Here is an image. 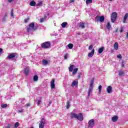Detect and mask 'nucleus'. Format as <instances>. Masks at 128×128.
I'll return each instance as SVG.
<instances>
[{"label":"nucleus","instance_id":"15","mask_svg":"<svg viewBox=\"0 0 128 128\" xmlns=\"http://www.w3.org/2000/svg\"><path fill=\"white\" fill-rule=\"evenodd\" d=\"M118 117L117 116H114L112 117V120L113 122H116V120H118Z\"/></svg>","mask_w":128,"mask_h":128},{"label":"nucleus","instance_id":"53","mask_svg":"<svg viewBox=\"0 0 128 128\" xmlns=\"http://www.w3.org/2000/svg\"><path fill=\"white\" fill-rule=\"evenodd\" d=\"M2 52V48H0V54Z\"/></svg>","mask_w":128,"mask_h":128},{"label":"nucleus","instance_id":"19","mask_svg":"<svg viewBox=\"0 0 128 128\" xmlns=\"http://www.w3.org/2000/svg\"><path fill=\"white\" fill-rule=\"evenodd\" d=\"M128 18V14L126 13L124 16V20H123V23L124 24H125L126 23V19Z\"/></svg>","mask_w":128,"mask_h":128},{"label":"nucleus","instance_id":"5","mask_svg":"<svg viewBox=\"0 0 128 128\" xmlns=\"http://www.w3.org/2000/svg\"><path fill=\"white\" fill-rule=\"evenodd\" d=\"M95 22H104V16H96L95 18Z\"/></svg>","mask_w":128,"mask_h":128},{"label":"nucleus","instance_id":"39","mask_svg":"<svg viewBox=\"0 0 128 128\" xmlns=\"http://www.w3.org/2000/svg\"><path fill=\"white\" fill-rule=\"evenodd\" d=\"M1 106L2 108H8V104H2Z\"/></svg>","mask_w":128,"mask_h":128},{"label":"nucleus","instance_id":"33","mask_svg":"<svg viewBox=\"0 0 128 128\" xmlns=\"http://www.w3.org/2000/svg\"><path fill=\"white\" fill-rule=\"evenodd\" d=\"M92 0H86V4H92Z\"/></svg>","mask_w":128,"mask_h":128},{"label":"nucleus","instance_id":"48","mask_svg":"<svg viewBox=\"0 0 128 128\" xmlns=\"http://www.w3.org/2000/svg\"><path fill=\"white\" fill-rule=\"evenodd\" d=\"M122 68H124V61L122 62Z\"/></svg>","mask_w":128,"mask_h":128},{"label":"nucleus","instance_id":"46","mask_svg":"<svg viewBox=\"0 0 128 128\" xmlns=\"http://www.w3.org/2000/svg\"><path fill=\"white\" fill-rule=\"evenodd\" d=\"M23 111H24V109H21V110H18V112H22Z\"/></svg>","mask_w":128,"mask_h":128},{"label":"nucleus","instance_id":"54","mask_svg":"<svg viewBox=\"0 0 128 128\" xmlns=\"http://www.w3.org/2000/svg\"><path fill=\"white\" fill-rule=\"evenodd\" d=\"M48 18V16H44V19L46 20V18Z\"/></svg>","mask_w":128,"mask_h":128},{"label":"nucleus","instance_id":"12","mask_svg":"<svg viewBox=\"0 0 128 128\" xmlns=\"http://www.w3.org/2000/svg\"><path fill=\"white\" fill-rule=\"evenodd\" d=\"M46 124V122H40L39 124V128H44V124Z\"/></svg>","mask_w":128,"mask_h":128},{"label":"nucleus","instance_id":"26","mask_svg":"<svg viewBox=\"0 0 128 128\" xmlns=\"http://www.w3.org/2000/svg\"><path fill=\"white\" fill-rule=\"evenodd\" d=\"M78 68H74V69L73 70V72H72V74H76V72H78Z\"/></svg>","mask_w":128,"mask_h":128},{"label":"nucleus","instance_id":"35","mask_svg":"<svg viewBox=\"0 0 128 128\" xmlns=\"http://www.w3.org/2000/svg\"><path fill=\"white\" fill-rule=\"evenodd\" d=\"M42 6V2H40L37 4L36 6Z\"/></svg>","mask_w":128,"mask_h":128},{"label":"nucleus","instance_id":"18","mask_svg":"<svg viewBox=\"0 0 128 128\" xmlns=\"http://www.w3.org/2000/svg\"><path fill=\"white\" fill-rule=\"evenodd\" d=\"M42 64L43 66H46V64H48V61L44 60V59H42Z\"/></svg>","mask_w":128,"mask_h":128},{"label":"nucleus","instance_id":"43","mask_svg":"<svg viewBox=\"0 0 128 128\" xmlns=\"http://www.w3.org/2000/svg\"><path fill=\"white\" fill-rule=\"evenodd\" d=\"M44 22V18H40V22Z\"/></svg>","mask_w":128,"mask_h":128},{"label":"nucleus","instance_id":"14","mask_svg":"<svg viewBox=\"0 0 128 128\" xmlns=\"http://www.w3.org/2000/svg\"><path fill=\"white\" fill-rule=\"evenodd\" d=\"M94 50L92 49V52L88 54V56L89 58H92V57L94 56Z\"/></svg>","mask_w":128,"mask_h":128},{"label":"nucleus","instance_id":"11","mask_svg":"<svg viewBox=\"0 0 128 128\" xmlns=\"http://www.w3.org/2000/svg\"><path fill=\"white\" fill-rule=\"evenodd\" d=\"M108 94H112V86H108L106 88Z\"/></svg>","mask_w":128,"mask_h":128},{"label":"nucleus","instance_id":"37","mask_svg":"<svg viewBox=\"0 0 128 128\" xmlns=\"http://www.w3.org/2000/svg\"><path fill=\"white\" fill-rule=\"evenodd\" d=\"M11 16L14 18V10H12L11 11Z\"/></svg>","mask_w":128,"mask_h":128},{"label":"nucleus","instance_id":"47","mask_svg":"<svg viewBox=\"0 0 128 128\" xmlns=\"http://www.w3.org/2000/svg\"><path fill=\"white\" fill-rule=\"evenodd\" d=\"M44 120H46V118L45 117L42 118L41 119V121L40 122H46V121H44Z\"/></svg>","mask_w":128,"mask_h":128},{"label":"nucleus","instance_id":"28","mask_svg":"<svg viewBox=\"0 0 128 128\" xmlns=\"http://www.w3.org/2000/svg\"><path fill=\"white\" fill-rule=\"evenodd\" d=\"M6 18H8V14H5L4 16L3 17V22H5L6 21Z\"/></svg>","mask_w":128,"mask_h":128},{"label":"nucleus","instance_id":"41","mask_svg":"<svg viewBox=\"0 0 128 128\" xmlns=\"http://www.w3.org/2000/svg\"><path fill=\"white\" fill-rule=\"evenodd\" d=\"M92 48H94V46H92V45H90V46H89L88 50H92Z\"/></svg>","mask_w":128,"mask_h":128},{"label":"nucleus","instance_id":"57","mask_svg":"<svg viewBox=\"0 0 128 128\" xmlns=\"http://www.w3.org/2000/svg\"><path fill=\"white\" fill-rule=\"evenodd\" d=\"M110 0V2H112V0Z\"/></svg>","mask_w":128,"mask_h":128},{"label":"nucleus","instance_id":"44","mask_svg":"<svg viewBox=\"0 0 128 128\" xmlns=\"http://www.w3.org/2000/svg\"><path fill=\"white\" fill-rule=\"evenodd\" d=\"M117 58H122V54H119V55H118L117 56Z\"/></svg>","mask_w":128,"mask_h":128},{"label":"nucleus","instance_id":"42","mask_svg":"<svg viewBox=\"0 0 128 128\" xmlns=\"http://www.w3.org/2000/svg\"><path fill=\"white\" fill-rule=\"evenodd\" d=\"M28 20H30V18H27L26 19L24 20V22L26 24V22H28Z\"/></svg>","mask_w":128,"mask_h":128},{"label":"nucleus","instance_id":"55","mask_svg":"<svg viewBox=\"0 0 128 128\" xmlns=\"http://www.w3.org/2000/svg\"><path fill=\"white\" fill-rule=\"evenodd\" d=\"M118 29H116L114 32H118Z\"/></svg>","mask_w":128,"mask_h":128},{"label":"nucleus","instance_id":"52","mask_svg":"<svg viewBox=\"0 0 128 128\" xmlns=\"http://www.w3.org/2000/svg\"><path fill=\"white\" fill-rule=\"evenodd\" d=\"M126 38H128V32H127V34H126Z\"/></svg>","mask_w":128,"mask_h":128},{"label":"nucleus","instance_id":"40","mask_svg":"<svg viewBox=\"0 0 128 128\" xmlns=\"http://www.w3.org/2000/svg\"><path fill=\"white\" fill-rule=\"evenodd\" d=\"M70 103L67 102V103H66V108L67 110H68V108H70Z\"/></svg>","mask_w":128,"mask_h":128},{"label":"nucleus","instance_id":"51","mask_svg":"<svg viewBox=\"0 0 128 128\" xmlns=\"http://www.w3.org/2000/svg\"><path fill=\"white\" fill-rule=\"evenodd\" d=\"M72 2H74V0H70V4H72Z\"/></svg>","mask_w":128,"mask_h":128},{"label":"nucleus","instance_id":"30","mask_svg":"<svg viewBox=\"0 0 128 128\" xmlns=\"http://www.w3.org/2000/svg\"><path fill=\"white\" fill-rule=\"evenodd\" d=\"M38 76L35 75L34 77V82H36L38 81Z\"/></svg>","mask_w":128,"mask_h":128},{"label":"nucleus","instance_id":"20","mask_svg":"<svg viewBox=\"0 0 128 128\" xmlns=\"http://www.w3.org/2000/svg\"><path fill=\"white\" fill-rule=\"evenodd\" d=\"M104 46H102L98 50V54H102V52H104Z\"/></svg>","mask_w":128,"mask_h":128},{"label":"nucleus","instance_id":"10","mask_svg":"<svg viewBox=\"0 0 128 128\" xmlns=\"http://www.w3.org/2000/svg\"><path fill=\"white\" fill-rule=\"evenodd\" d=\"M36 104L38 106H40V104L42 103V97H38L36 98Z\"/></svg>","mask_w":128,"mask_h":128},{"label":"nucleus","instance_id":"32","mask_svg":"<svg viewBox=\"0 0 128 128\" xmlns=\"http://www.w3.org/2000/svg\"><path fill=\"white\" fill-rule=\"evenodd\" d=\"M14 128V125L12 124H9L8 126H6V128Z\"/></svg>","mask_w":128,"mask_h":128},{"label":"nucleus","instance_id":"24","mask_svg":"<svg viewBox=\"0 0 128 128\" xmlns=\"http://www.w3.org/2000/svg\"><path fill=\"white\" fill-rule=\"evenodd\" d=\"M118 73H119V76H124V71L120 70L118 71Z\"/></svg>","mask_w":128,"mask_h":128},{"label":"nucleus","instance_id":"36","mask_svg":"<svg viewBox=\"0 0 128 128\" xmlns=\"http://www.w3.org/2000/svg\"><path fill=\"white\" fill-rule=\"evenodd\" d=\"M68 54L66 53V54L64 56V60H66V58H68Z\"/></svg>","mask_w":128,"mask_h":128},{"label":"nucleus","instance_id":"7","mask_svg":"<svg viewBox=\"0 0 128 128\" xmlns=\"http://www.w3.org/2000/svg\"><path fill=\"white\" fill-rule=\"evenodd\" d=\"M94 126V120L91 119L88 122V128H92Z\"/></svg>","mask_w":128,"mask_h":128},{"label":"nucleus","instance_id":"2","mask_svg":"<svg viewBox=\"0 0 128 128\" xmlns=\"http://www.w3.org/2000/svg\"><path fill=\"white\" fill-rule=\"evenodd\" d=\"M37 29L38 28L34 26V22H32L30 24L28 27L26 28V30L28 32H35Z\"/></svg>","mask_w":128,"mask_h":128},{"label":"nucleus","instance_id":"29","mask_svg":"<svg viewBox=\"0 0 128 128\" xmlns=\"http://www.w3.org/2000/svg\"><path fill=\"white\" fill-rule=\"evenodd\" d=\"M20 126V123L18 122H16L14 126V128H17Z\"/></svg>","mask_w":128,"mask_h":128},{"label":"nucleus","instance_id":"45","mask_svg":"<svg viewBox=\"0 0 128 128\" xmlns=\"http://www.w3.org/2000/svg\"><path fill=\"white\" fill-rule=\"evenodd\" d=\"M77 78H78V79L80 78V73H78V74L77 76Z\"/></svg>","mask_w":128,"mask_h":128},{"label":"nucleus","instance_id":"9","mask_svg":"<svg viewBox=\"0 0 128 128\" xmlns=\"http://www.w3.org/2000/svg\"><path fill=\"white\" fill-rule=\"evenodd\" d=\"M78 81L74 80L72 82L71 84V86L74 88V86H76V88H78Z\"/></svg>","mask_w":128,"mask_h":128},{"label":"nucleus","instance_id":"6","mask_svg":"<svg viewBox=\"0 0 128 128\" xmlns=\"http://www.w3.org/2000/svg\"><path fill=\"white\" fill-rule=\"evenodd\" d=\"M118 18V14L116 12H114L111 15V20L112 22H114Z\"/></svg>","mask_w":128,"mask_h":128},{"label":"nucleus","instance_id":"17","mask_svg":"<svg viewBox=\"0 0 128 128\" xmlns=\"http://www.w3.org/2000/svg\"><path fill=\"white\" fill-rule=\"evenodd\" d=\"M114 50H118V42H116L114 44Z\"/></svg>","mask_w":128,"mask_h":128},{"label":"nucleus","instance_id":"27","mask_svg":"<svg viewBox=\"0 0 128 128\" xmlns=\"http://www.w3.org/2000/svg\"><path fill=\"white\" fill-rule=\"evenodd\" d=\"M68 48H70V50H72L74 48V44H69L68 45Z\"/></svg>","mask_w":128,"mask_h":128},{"label":"nucleus","instance_id":"50","mask_svg":"<svg viewBox=\"0 0 128 128\" xmlns=\"http://www.w3.org/2000/svg\"><path fill=\"white\" fill-rule=\"evenodd\" d=\"M8 0V2H14V0Z\"/></svg>","mask_w":128,"mask_h":128},{"label":"nucleus","instance_id":"3","mask_svg":"<svg viewBox=\"0 0 128 128\" xmlns=\"http://www.w3.org/2000/svg\"><path fill=\"white\" fill-rule=\"evenodd\" d=\"M94 78H93L90 82V89L88 91V96H90V93L92 92V88H94Z\"/></svg>","mask_w":128,"mask_h":128},{"label":"nucleus","instance_id":"1","mask_svg":"<svg viewBox=\"0 0 128 128\" xmlns=\"http://www.w3.org/2000/svg\"><path fill=\"white\" fill-rule=\"evenodd\" d=\"M70 118H76L80 122H82L84 120V115H82V113H79L78 114L76 113H71Z\"/></svg>","mask_w":128,"mask_h":128},{"label":"nucleus","instance_id":"58","mask_svg":"<svg viewBox=\"0 0 128 128\" xmlns=\"http://www.w3.org/2000/svg\"><path fill=\"white\" fill-rule=\"evenodd\" d=\"M49 104H50V102H49Z\"/></svg>","mask_w":128,"mask_h":128},{"label":"nucleus","instance_id":"13","mask_svg":"<svg viewBox=\"0 0 128 128\" xmlns=\"http://www.w3.org/2000/svg\"><path fill=\"white\" fill-rule=\"evenodd\" d=\"M16 53L12 54L8 56V58H9V60H12V58H16Z\"/></svg>","mask_w":128,"mask_h":128},{"label":"nucleus","instance_id":"31","mask_svg":"<svg viewBox=\"0 0 128 128\" xmlns=\"http://www.w3.org/2000/svg\"><path fill=\"white\" fill-rule=\"evenodd\" d=\"M102 85H100L98 86V88L99 90V92H98L99 94H102Z\"/></svg>","mask_w":128,"mask_h":128},{"label":"nucleus","instance_id":"49","mask_svg":"<svg viewBox=\"0 0 128 128\" xmlns=\"http://www.w3.org/2000/svg\"><path fill=\"white\" fill-rule=\"evenodd\" d=\"M26 106H30V104L28 103L27 104H26Z\"/></svg>","mask_w":128,"mask_h":128},{"label":"nucleus","instance_id":"38","mask_svg":"<svg viewBox=\"0 0 128 128\" xmlns=\"http://www.w3.org/2000/svg\"><path fill=\"white\" fill-rule=\"evenodd\" d=\"M124 27L122 26L120 27V33L122 32H124Z\"/></svg>","mask_w":128,"mask_h":128},{"label":"nucleus","instance_id":"22","mask_svg":"<svg viewBox=\"0 0 128 128\" xmlns=\"http://www.w3.org/2000/svg\"><path fill=\"white\" fill-rule=\"evenodd\" d=\"M36 2H34V0H32L30 2V6H36Z\"/></svg>","mask_w":128,"mask_h":128},{"label":"nucleus","instance_id":"16","mask_svg":"<svg viewBox=\"0 0 128 128\" xmlns=\"http://www.w3.org/2000/svg\"><path fill=\"white\" fill-rule=\"evenodd\" d=\"M24 72L26 76H28V73L30 72V70L28 69V68H26L24 69Z\"/></svg>","mask_w":128,"mask_h":128},{"label":"nucleus","instance_id":"4","mask_svg":"<svg viewBox=\"0 0 128 128\" xmlns=\"http://www.w3.org/2000/svg\"><path fill=\"white\" fill-rule=\"evenodd\" d=\"M50 42H44L42 44L41 47L43 48H50Z\"/></svg>","mask_w":128,"mask_h":128},{"label":"nucleus","instance_id":"8","mask_svg":"<svg viewBox=\"0 0 128 128\" xmlns=\"http://www.w3.org/2000/svg\"><path fill=\"white\" fill-rule=\"evenodd\" d=\"M55 82H56V79L54 78L52 79L50 82V88L52 90H54V88H56V84H54Z\"/></svg>","mask_w":128,"mask_h":128},{"label":"nucleus","instance_id":"21","mask_svg":"<svg viewBox=\"0 0 128 128\" xmlns=\"http://www.w3.org/2000/svg\"><path fill=\"white\" fill-rule=\"evenodd\" d=\"M79 28H86V26H84V23L80 22Z\"/></svg>","mask_w":128,"mask_h":128},{"label":"nucleus","instance_id":"34","mask_svg":"<svg viewBox=\"0 0 128 128\" xmlns=\"http://www.w3.org/2000/svg\"><path fill=\"white\" fill-rule=\"evenodd\" d=\"M106 28H108V30H110V23L108 22Z\"/></svg>","mask_w":128,"mask_h":128},{"label":"nucleus","instance_id":"25","mask_svg":"<svg viewBox=\"0 0 128 128\" xmlns=\"http://www.w3.org/2000/svg\"><path fill=\"white\" fill-rule=\"evenodd\" d=\"M62 28H66V26H68V22H64L62 24H61Z\"/></svg>","mask_w":128,"mask_h":128},{"label":"nucleus","instance_id":"56","mask_svg":"<svg viewBox=\"0 0 128 128\" xmlns=\"http://www.w3.org/2000/svg\"><path fill=\"white\" fill-rule=\"evenodd\" d=\"M48 14V16H50V14Z\"/></svg>","mask_w":128,"mask_h":128},{"label":"nucleus","instance_id":"23","mask_svg":"<svg viewBox=\"0 0 128 128\" xmlns=\"http://www.w3.org/2000/svg\"><path fill=\"white\" fill-rule=\"evenodd\" d=\"M74 65H71L69 68V72H72L74 70Z\"/></svg>","mask_w":128,"mask_h":128}]
</instances>
